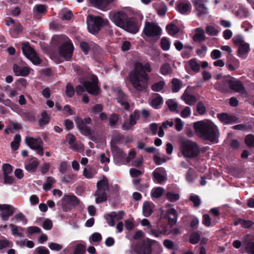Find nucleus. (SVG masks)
<instances>
[{"label": "nucleus", "instance_id": "obj_1", "mask_svg": "<svg viewBox=\"0 0 254 254\" xmlns=\"http://www.w3.org/2000/svg\"><path fill=\"white\" fill-rule=\"evenodd\" d=\"M151 71L149 63L136 62L134 69L130 74V80L134 88L138 91H143L148 87V76L146 72Z\"/></svg>", "mask_w": 254, "mask_h": 254}, {"label": "nucleus", "instance_id": "obj_2", "mask_svg": "<svg viewBox=\"0 0 254 254\" xmlns=\"http://www.w3.org/2000/svg\"><path fill=\"white\" fill-rule=\"evenodd\" d=\"M193 128L195 134L203 139L216 142L219 137L218 129L212 122H196L193 124Z\"/></svg>", "mask_w": 254, "mask_h": 254}, {"label": "nucleus", "instance_id": "obj_3", "mask_svg": "<svg viewBox=\"0 0 254 254\" xmlns=\"http://www.w3.org/2000/svg\"><path fill=\"white\" fill-rule=\"evenodd\" d=\"M53 40L56 43L61 44L58 51L60 56L66 61L70 60L72 56L74 48L69 39L64 35H61L54 36Z\"/></svg>", "mask_w": 254, "mask_h": 254}, {"label": "nucleus", "instance_id": "obj_4", "mask_svg": "<svg viewBox=\"0 0 254 254\" xmlns=\"http://www.w3.org/2000/svg\"><path fill=\"white\" fill-rule=\"evenodd\" d=\"M214 88L222 93L238 92V80L230 77H226L222 80L217 82L214 85Z\"/></svg>", "mask_w": 254, "mask_h": 254}, {"label": "nucleus", "instance_id": "obj_5", "mask_svg": "<svg viewBox=\"0 0 254 254\" xmlns=\"http://www.w3.org/2000/svg\"><path fill=\"white\" fill-rule=\"evenodd\" d=\"M180 150L185 157H196L199 154V147L196 142L189 139H183L180 142Z\"/></svg>", "mask_w": 254, "mask_h": 254}, {"label": "nucleus", "instance_id": "obj_6", "mask_svg": "<svg viewBox=\"0 0 254 254\" xmlns=\"http://www.w3.org/2000/svg\"><path fill=\"white\" fill-rule=\"evenodd\" d=\"M97 190L94 195L96 196L95 201L97 203H100L106 201V191L109 190V183L106 177L97 183Z\"/></svg>", "mask_w": 254, "mask_h": 254}, {"label": "nucleus", "instance_id": "obj_7", "mask_svg": "<svg viewBox=\"0 0 254 254\" xmlns=\"http://www.w3.org/2000/svg\"><path fill=\"white\" fill-rule=\"evenodd\" d=\"M98 78L96 76H93L92 77V81H85L83 86L79 85L76 87V92L77 95H81L85 90L89 93L92 95H97L99 93V87L97 85Z\"/></svg>", "mask_w": 254, "mask_h": 254}, {"label": "nucleus", "instance_id": "obj_8", "mask_svg": "<svg viewBox=\"0 0 254 254\" xmlns=\"http://www.w3.org/2000/svg\"><path fill=\"white\" fill-rule=\"evenodd\" d=\"M127 14L123 10H112L109 13V18L117 26L123 29L128 19Z\"/></svg>", "mask_w": 254, "mask_h": 254}, {"label": "nucleus", "instance_id": "obj_9", "mask_svg": "<svg viewBox=\"0 0 254 254\" xmlns=\"http://www.w3.org/2000/svg\"><path fill=\"white\" fill-rule=\"evenodd\" d=\"M153 241L146 238L131 246L134 254H151Z\"/></svg>", "mask_w": 254, "mask_h": 254}, {"label": "nucleus", "instance_id": "obj_10", "mask_svg": "<svg viewBox=\"0 0 254 254\" xmlns=\"http://www.w3.org/2000/svg\"><path fill=\"white\" fill-rule=\"evenodd\" d=\"M103 19L100 16L89 15L87 17L88 31L93 34H96L101 29L104 23Z\"/></svg>", "mask_w": 254, "mask_h": 254}, {"label": "nucleus", "instance_id": "obj_11", "mask_svg": "<svg viewBox=\"0 0 254 254\" xmlns=\"http://www.w3.org/2000/svg\"><path fill=\"white\" fill-rule=\"evenodd\" d=\"M162 29L154 22L146 21L143 33L147 37H159L161 34Z\"/></svg>", "mask_w": 254, "mask_h": 254}, {"label": "nucleus", "instance_id": "obj_12", "mask_svg": "<svg viewBox=\"0 0 254 254\" xmlns=\"http://www.w3.org/2000/svg\"><path fill=\"white\" fill-rule=\"evenodd\" d=\"M22 50L24 55L34 64L39 65L41 63V60L28 43H24L22 44Z\"/></svg>", "mask_w": 254, "mask_h": 254}, {"label": "nucleus", "instance_id": "obj_13", "mask_svg": "<svg viewBox=\"0 0 254 254\" xmlns=\"http://www.w3.org/2000/svg\"><path fill=\"white\" fill-rule=\"evenodd\" d=\"M207 0H192V2L195 8L197 16L201 17L208 13L207 7L205 5Z\"/></svg>", "mask_w": 254, "mask_h": 254}, {"label": "nucleus", "instance_id": "obj_14", "mask_svg": "<svg viewBox=\"0 0 254 254\" xmlns=\"http://www.w3.org/2000/svg\"><path fill=\"white\" fill-rule=\"evenodd\" d=\"M140 26V21L134 17H129L125 24V27L123 29L135 34L138 31Z\"/></svg>", "mask_w": 254, "mask_h": 254}, {"label": "nucleus", "instance_id": "obj_15", "mask_svg": "<svg viewBox=\"0 0 254 254\" xmlns=\"http://www.w3.org/2000/svg\"><path fill=\"white\" fill-rule=\"evenodd\" d=\"M140 113L138 111L135 110L133 113L130 114L129 120H125L122 126L124 130H130L136 124V121L139 119Z\"/></svg>", "mask_w": 254, "mask_h": 254}, {"label": "nucleus", "instance_id": "obj_16", "mask_svg": "<svg viewBox=\"0 0 254 254\" xmlns=\"http://www.w3.org/2000/svg\"><path fill=\"white\" fill-rule=\"evenodd\" d=\"M62 207L65 211L69 210L72 206L76 205L79 203L78 199L74 195H65L62 198Z\"/></svg>", "mask_w": 254, "mask_h": 254}, {"label": "nucleus", "instance_id": "obj_17", "mask_svg": "<svg viewBox=\"0 0 254 254\" xmlns=\"http://www.w3.org/2000/svg\"><path fill=\"white\" fill-rule=\"evenodd\" d=\"M116 0H89L90 4L102 11H106L109 9V5L115 1Z\"/></svg>", "mask_w": 254, "mask_h": 254}, {"label": "nucleus", "instance_id": "obj_18", "mask_svg": "<svg viewBox=\"0 0 254 254\" xmlns=\"http://www.w3.org/2000/svg\"><path fill=\"white\" fill-rule=\"evenodd\" d=\"M14 212V208L12 205L9 204L0 205V215L3 220H8Z\"/></svg>", "mask_w": 254, "mask_h": 254}, {"label": "nucleus", "instance_id": "obj_19", "mask_svg": "<svg viewBox=\"0 0 254 254\" xmlns=\"http://www.w3.org/2000/svg\"><path fill=\"white\" fill-rule=\"evenodd\" d=\"M152 175L154 181L158 184L162 183L166 179V172L163 167H159L155 169Z\"/></svg>", "mask_w": 254, "mask_h": 254}, {"label": "nucleus", "instance_id": "obj_20", "mask_svg": "<svg viewBox=\"0 0 254 254\" xmlns=\"http://www.w3.org/2000/svg\"><path fill=\"white\" fill-rule=\"evenodd\" d=\"M217 118L224 125L234 124L237 120V117L236 116L224 113L218 114Z\"/></svg>", "mask_w": 254, "mask_h": 254}, {"label": "nucleus", "instance_id": "obj_21", "mask_svg": "<svg viewBox=\"0 0 254 254\" xmlns=\"http://www.w3.org/2000/svg\"><path fill=\"white\" fill-rule=\"evenodd\" d=\"M117 97L116 98V99L118 102L124 109L128 110L129 108V104L127 96L120 90L117 91Z\"/></svg>", "mask_w": 254, "mask_h": 254}, {"label": "nucleus", "instance_id": "obj_22", "mask_svg": "<svg viewBox=\"0 0 254 254\" xmlns=\"http://www.w3.org/2000/svg\"><path fill=\"white\" fill-rule=\"evenodd\" d=\"M25 141L27 145L32 149H36L40 145H43V142L40 137L33 138L27 136Z\"/></svg>", "mask_w": 254, "mask_h": 254}, {"label": "nucleus", "instance_id": "obj_23", "mask_svg": "<svg viewBox=\"0 0 254 254\" xmlns=\"http://www.w3.org/2000/svg\"><path fill=\"white\" fill-rule=\"evenodd\" d=\"M13 70L16 76H25L30 73L31 68L26 66H21L16 64H14Z\"/></svg>", "mask_w": 254, "mask_h": 254}, {"label": "nucleus", "instance_id": "obj_24", "mask_svg": "<svg viewBox=\"0 0 254 254\" xmlns=\"http://www.w3.org/2000/svg\"><path fill=\"white\" fill-rule=\"evenodd\" d=\"M76 124L81 133L83 135L89 136L92 134L90 128L83 122L82 119L78 118L76 121Z\"/></svg>", "mask_w": 254, "mask_h": 254}, {"label": "nucleus", "instance_id": "obj_25", "mask_svg": "<svg viewBox=\"0 0 254 254\" xmlns=\"http://www.w3.org/2000/svg\"><path fill=\"white\" fill-rule=\"evenodd\" d=\"M155 205L153 202L148 201H145L143 203L142 212L145 217H149L154 211Z\"/></svg>", "mask_w": 254, "mask_h": 254}, {"label": "nucleus", "instance_id": "obj_26", "mask_svg": "<svg viewBox=\"0 0 254 254\" xmlns=\"http://www.w3.org/2000/svg\"><path fill=\"white\" fill-rule=\"evenodd\" d=\"M250 50L249 44L239 38V57H246Z\"/></svg>", "mask_w": 254, "mask_h": 254}, {"label": "nucleus", "instance_id": "obj_27", "mask_svg": "<svg viewBox=\"0 0 254 254\" xmlns=\"http://www.w3.org/2000/svg\"><path fill=\"white\" fill-rule=\"evenodd\" d=\"M191 5L190 2L181 1L177 5L178 10L183 14H186L187 12L190 11Z\"/></svg>", "mask_w": 254, "mask_h": 254}, {"label": "nucleus", "instance_id": "obj_28", "mask_svg": "<svg viewBox=\"0 0 254 254\" xmlns=\"http://www.w3.org/2000/svg\"><path fill=\"white\" fill-rule=\"evenodd\" d=\"M182 99L187 104L190 106L194 104L196 101V98L194 96L189 94L186 91L182 96Z\"/></svg>", "mask_w": 254, "mask_h": 254}, {"label": "nucleus", "instance_id": "obj_29", "mask_svg": "<svg viewBox=\"0 0 254 254\" xmlns=\"http://www.w3.org/2000/svg\"><path fill=\"white\" fill-rule=\"evenodd\" d=\"M195 31L196 33L193 37V39L195 42H200L205 39L204 31L202 29L198 28L196 29Z\"/></svg>", "mask_w": 254, "mask_h": 254}, {"label": "nucleus", "instance_id": "obj_30", "mask_svg": "<svg viewBox=\"0 0 254 254\" xmlns=\"http://www.w3.org/2000/svg\"><path fill=\"white\" fill-rule=\"evenodd\" d=\"M164 192V189L162 187H155L151 190L150 195L152 198H158L162 196Z\"/></svg>", "mask_w": 254, "mask_h": 254}, {"label": "nucleus", "instance_id": "obj_31", "mask_svg": "<svg viewBox=\"0 0 254 254\" xmlns=\"http://www.w3.org/2000/svg\"><path fill=\"white\" fill-rule=\"evenodd\" d=\"M163 104V99L161 96L157 95L150 100L151 106L155 109H159Z\"/></svg>", "mask_w": 254, "mask_h": 254}, {"label": "nucleus", "instance_id": "obj_32", "mask_svg": "<svg viewBox=\"0 0 254 254\" xmlns=\"http://www.w3.org/2000/svg\"><path fill=\"white\" fill-rule=\"evenodd\" d=\"M189 65L191 69L195 73L198 72L200 69V65L198 61L195 58L190 60Z\"/></svg>", "mask_w": 254, "mask_h": 254}, {"label": "nucleus", "instance_id": "obj_33", "mask_svg": "<svg viewBox=\"0 0 254 254\" xmlns=\"http://www.w3.org/2000/svg\"><path fill=\"white\" fill-rule=\"evenodd\" d=\"M196 178L197 175L195 171L192 168H190L186 175V179L187 181L190 183H192Z\"/></svg>", "mask_w": 254, "mask_h": 254}, {"label": "nucleus", "instance_id": "obj_34", "mask_svg": "<svg viewBox=\"0 0 254 254\" xmlns=\"http://www.w3.org/2000/svg\"><path fill=\"white\" fill-rule=\"evenodd\" d=\"M47 6L44 4H37L33 8L34 15L43 14L47 11Z\"/></svg>", "mask_w": 254, "mask_h": 254}, {"label": "nucleus", "instance_id": "obj_35", "mask_svg": "<svg viewBox=\"0 0 254 254\" xmlns=\"http://www.w3.org/2000/svg\"><path fill=\"white\" fill-rule=\"evenodd\" d=\"M20 141V135L19 134H16L14 136L13 140L10 143V146L13 151H15L18 149Z\"/></svg>", "mask_w": 254, "mask_h": 254}, {"label": "nucleus", "instance_id": "obj_36", "mask_svg": "<svg viewBox=\"0 0 254 254\" xmlns=\"http://www.w3.org/2000/svg\"><path fill=\"white\" fill-rule=\"evenodd\" d=\"M9 228L11 229V230L12 231V234L13 235L19 237H22L24 236L23 234L21 232H18V231H23L24 230V229L23 228H22L21 227L15 226L12 224H10L9 225Z\"/></svg>", "mask_w": 254, "mask_h": 254}, {"label": "nucleus", "instance_id": "obj_37", "mask_svg": "<svg viewBox=\"0 0 254 254\" xmlns=\"http://www.w3.org/2000/svg\"><path fill=\"white\" fill-rule=\"evenodd\" d=\"M56 180L52 177H48L47 178L45 183L43 185V188L44 190L48 191L53 186V185L55 183Z\"/></svg>", "mask_w": 254, "mask_h": 254}, {"label": "nucleus", "instance_id": "obj_38", "mask_svg": "<svg viewBox=\"0 0 254 254\" xmlns=\"http://www.w3.org/2000/svg\"><path fill=\"white\" fill-rule=\"evenodd\" d=\"M172 90L174 93L178 92L182 87L181 81L176 78L172 79Z\"/></svg>", "mask_w": 254, "mask_h": 254}, {"label": "nucleus", "instance_id": "obj_39", "mask_svg": "<svg viewBox=\"0 0 254 254\" xmlns=\"http://www.w3.org/2000/svg\"><path fill=\"white\" fill-rule=\"evenodd\" d=\"M148 232L149 234L152 235L156 237H159L162 235L166 234L168 233V231L166 228H164L163 231H160L157 229L152 228V227L151 226V228H150L148 230Z\"/></svg>", "mask_w": 254, "mask_h": 254}, {"label": "nucleus", "instance_id": "obj_40", "mask_svg": "<svg viewBox=\"0 0 254 254\" xmlns=\"http://www.w3.org/2000/svg\"><path fill=\"white\" fill-rule=\"evenodd\" d=\"M165 82L164 80L154 83L151 86V89L154 92H160L164 88Z\"/></svg>", "mask_w": 254, "mask_h": 254}, {"label": "nucleus", "instance_id": "obj_41", "mask_svg": "<svg viewBox=\"0 0 254 254\" xmlns=\"http://www.w3.org/2000/svg\"><path fill=\"white\" fill-rule=\"evenodd\" d=\"M41 118L39 120L40 126L47 124L49 122V116L46 111H43L41 114Z\"/></svg>", "mask_w": 254, "mask_h": 254}, {"label": "nucleus", "instance_id": "obj_42", "mask_svg": "<svg viewBox=\"0 0 254 254\" xmlns=\"http://www.w3.org/2000/svg\"><path fill=\"white\" fill-rule=\"evenodd\" d=\"M167 214L169 221L172 223H175L177 220V216L176 211L174 208H170L167 210Z\"/></svg>", "mask_w": 254, "mask_h": 254}, {"label": "nucleus", "instance_id": "obj_43", "mask_svg": "<svg viewBox=\"0 0 254 254\" xmlns=\"http://www.w3.org/2000/svg\"><path fill=\"white\" fill-rule=\"evenodd\" d=\"M166 29L169 34L172 36L176 35L180 30L179 28L176 25L172 23L168 25Z\"/></svg>", "mask_w": 254, "mask_h": 254}, {"label": "nucleus", "instance_id": "obj_44", "mask_svg": "<svg viewBox=\"0 0 254 254\" xmlns=\"http://www.w3.org/2000/svg\"><path fill=\"white\" fill-rule=\"evenodd\" d=\"M166 197L169 201L174 202L179 199L180 195L178 193L169 191L166 193Z\"/></svg>", "mask_w": 254, "mask_h": 254}, {"label": "nucleus", "instance_id": "obj_45", "mask_svg": "<svg viewBox=\"0 0 254 254\" xmlns=\"http://www.w3.org/2000/svg\"><path fill=\"white\" fill-rule=\"evenodd\" d=\"M39 165L37 160H34L33 162L26 164L25 166V169L29 172H34Z\"/></svg>", "mask_w": 254, "mask_h": 254}, {"label": "nucleus", "instance_id": "obj_46", "mask_svg": "<svg viewBox=\"0 0 254 254\" xmlns=\"http://www.w3.org/2000/svg\"><path fill=\"white\" fill-rule=\"evenodd\" d=\"M120 115L117 114H113L110 115L109 119V125L111 127H114L118 122Z\"/></svg>", "mask_w": 254, "mask_h": 254}, {"label": "nucleus", "instance_id": "obj_47", "mask_svg": "<svg viewBox=\"0 0 254 254\" xmlns=\"http://www.w3.org/2000/svg\"><path fill=\"white\" fill-rule=\"evenodd\" d=\"M66 140L71 148L74 149L76 148V144L74 143L75 137L73 134H68L66 136Z\"/></svg>", "mask_w": 254, "mask_h": 254}, {"label": "nucleus", "instance_id": "obj_48", "mask_svg": "<svg viewBox=\"0 0 254 254\" xmlns=\"http://www.w3.org/2000/svg\"><path fill=\"white\" fill-rule=\"evenodd\" d=\"M113 215H114V213H112L111 212V213L107 214L104 216L108 224L111 227H113L115 226V220Z\"/></svg>", "mask_w": 254, "mask_h": 254}, {"label": "nucleus", "instance_id": "obj_49", "mask_svg": "<svg viewBox=\"0 0 254 254\" xmlns=\"http://www.w3.org/2000/svg\"><path fill=\"white\" fill-rule=\"evenodd\" d=\"M166 104L169 109L173 112L176 111L178 108V104L173 99H169L167 100L166 101Z\"/></svg>", "mask_w": 254, "mask_h": 254}, {"label": "nucleus", "instance_id": "obj_50", "mask_svg": "<svg viewBox=\"0 0 254 254\" xmlns=\"http://www.w3.org/2000/svg\"><path fill=\"white\" fill-rule=\"evenodd\" d=\"M205 30L206 33L211 36H216L219 32L216 28L211 25L207 26Z\"/></svg>", "mask_w": 254, "mask_h": 254}, {"label": "nucleus", "instance_id": "obj_51", "mask_svg": "<svg viewBox=\"0 0 254 254\" xmlns=\"http://www.w3.org/2000/svg\"><path fill=\"white\" fill-rule=\"evenodd\" d=\"M190 200L193 203L195 207H198L201 202L199 197L195 194H191L190 197Z\"/></svg>", "mask_w": 254, "mask_h": 254}, {"label": "nucleus", "instance_id": "obj_52", "mask_svg": "<svg viewBox=\"0 0 254 254\" xmlns=\"http://www.w3.org/2000/svg\"><path fill=\"white\" fill-rule=\"evenodd\" d=\"M167 11V7L166 5L163 2H161L159 4V7L157 10L158 14L160 16H164L165 15Z\"/></svg>", "mask_w": 254, "mask_h": 254}, {"label": "nucleus", "instance_id": "obj_53", "mask_svg": "<svg viewBox=\"0 0 254 254\" xmlns=\"http://www.w3.org/2000/svg\"><path fill=\"white\" fill-rule=\"evenodd\" d=\"M160 71L163 75H167L171 72V67L169 64H165L161 66Z\"/></svg>", "mask_w": 254, "mask_h": 254}, {"label": "nucleus", "instance_id": "obj_54", "mask_svg": "<svg viewBox=\"0 0 254 254\" xmlns=\"http://www.w3.org/2000/svg\"><path fill=\"white\" fill-rule=\"evenodd\" d=\"M76 180V176L74 174H67L63 178V181L66 183H73Z\"/></svg>", "mask_w": 254, "mask_h": 254}, {"label": "nucleus", "instance_id": "obj_55", "mask_svg": "<svg viewBox=\"0 0 254 254\" xmlns=\"http://www.w3.org/2000/svg\"><path fill=\"white\" fill-rule=\"evenodd\" d=\"M161 47L164 51H167L169 49L170 43L169 40L165 37H163L161 41Z\"/></svg>", "mask_w": 254, "mask_h": 254}, {"label": "nucleus", "instance_id": "obj_56", "mask_svg": "<svg viewBox=\"0 0 254 254\" xmlns=\"http://www.w3.org/2000/svg\"><path fill=\"white\" fill-rule=\"evenodd\" d=\"M245 142L250 147H254V135L249 134L245 138Z\"/></svg>", "mask_w": 254, "mask_h": 254}, {"label": "nucleus", "instance_id": "obj_57", "mask_svg": "<svg viewBox=\"0 0 254 254\" xmlns=\"http://www.w3.org/2000/svg\"><path fill=\"white\" fill-rule=\"evenodd\" d=\"M75 92L73 87L70 83H67L66 87L65 93L68 97H71Z\"/></svg>", "mask_w": 254, "mask_h": 254}, {"label": "nucleus", "instance_id": "obj_58", "mask_svg": "<svg viewBox=\"0 0 254 254\" xmlns=\"http://www.w3.org/2000/svg\"><path fill=\"white\" fill-rule=\"evenodd\" d=\"M86 251L85 246L82 244H78L74 250V254H84Z\"/></svg>", "mask_w": 254, "mask_h": 254}, {"label": "nucleus", "instance_id": "obj_59", "mask_svg": "<svg viewBox=\"0 0 254 254\" xmlns=\"http://www.w3.org/2000/svg\"><path fill=\"white\" fill-rule=\"evenodd\" d=\"M102 235L98 232L94 233L90 237V240H91L92 242L97 243L100 242L102 240Z\"/></svg>", "mask_w": 254, "mask_h": 254}, {"label": "nucleus", "instance_id": "obj_60", "mask_svg": "<svg viewBox=\"0 0 254 254\" xmlns=\"http://www.w3.org/2000/svg\"><path fill=\"white\" fill-rule=\"evenodd\" d=\"M200 239V235L197 233H194L191 234L190 242L192 244H196L199 242Z\"/></svg>", "mask_w": 254, "mask_h": 254}, {"label": "nucleus", "instance_id": "obj_61", "mask_svg": "<svg viewBox=\"0 0 254 254\" xmlns=\"http://www.w3.org/2000/svg\"><path fill=\"white\" fill-rule=\"evenodd\" d=\"M12 245V242H10L8 240L4 239L0 240V250L4 248L11 246Z\"/></svg>", "mask_w": 254, "mask_h": 254}, {"label": "nucleus", "instance_id": "obj_62", "mask_svg": "<svg viewBox=\"0 0 254 254\" xmlns=\"http://www.w3.org/2000/svg\"><path fill=\"white\" fill-rule=\"evenodd\" d=\"M100 161L102 164H107L110 162V156L108 154L102 153L99 157Z\"/></svg>", "mask_w": 254, "mask_h": 254}, {"label": "nucleus", "instance_id": "obj_63", "mask_svg": "<svg viewBox=\"0 0 254 254\" xmlns=\"http://www.w3.org/2000/svg\"><path fill=\"white\" fill-rule=\"evenodd\" d=\"M42 227L45 230H50L53 227V223L51 220L47 219L43 222Z\"/></svg>", "mask_w": 254, "mask_h": 254}, {"label": "nucleus", "instance_id": "obj_64", "mask_svg": "<svg viewBox=\"0 0 254 254\" xmlns=\"http://www.w3.org/2000/svg\"><path fill=\"white\" fill-rule=\"evenodd\" d=\"M35 252L37 254H50L49 250L43 246L37 248Z\"/></svg>", "mask_w": 254, "mask_h": 254}]
</instances>
